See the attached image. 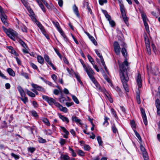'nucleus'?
Returning a JSON list of instances; mask_svg holds the SVG:
<instances>
[{
  "label": "nucleus",
  "mask_w": 160,
  "mask_h": 160,
  "mask_svg": "<svg viewBox=\"0 0 160 160\" xmlns=\"http://www.w3.org/2000/svg\"><path fill=\"white\" fill-rule=\"evenodd\" d=\"M118 63L119 68V73L120 78L125 90L128 92L129 91V89L127 83L129 80V78L127 74V70L128 68L129 63L126 59L123 63L118 61Z\"/></svg>",
  "instance_id": "1"
},
{
  "label": "nucleus",
  "mask_w": 160,
  "mask_h": 160,
  "mask_svg": "<svg viewBox=\"0 0 160 160\" xmlns=\"http://www.w3.org/2000/svg\"><path fill=\"white\" fill-rule=\"evenodd\" d=\"M82 65L91 80L94 79V78L93 76V74H94V72L90 66L89 65L87 66L83 63H82Z\"/></svg>",
  "instance_id": "2"
},
{
  "label": "nucleus",
  "mask_w": 160,
  "mask_h": 160,
  "mask_svg": "<svg viewBox=\"0 0 160 160\" xmlns=\"http://www.w3.org/2000/svg\"><path fill=\"white\" fill-rule=\"evenodd\" d=\"M7 35L12 40L15 41L16 38L18 37V34L17 32L11 29H9V31Z\"/></svg>",
  "instance_id": "3"
},
{
  "label": "nucleus",
  "mask_w": 160,
  "mask_h": 160,
  "mask_svg": "<svg viewBox=\"0 0 160 160\" xmlns=\"http://www.w3.org/2000/svg\"><path fill=\"white\" fill-rule=\"evenodd\" d=\"M144 39L147 52L149 55H150L151 53V51L150 48L149 41L147 36L144 37Z\"/></svg>",
  "instance_id": "4"
},
{
  "label": "nucleus",
  "mask_w": 160,
  "mask_h": 160,
  "mask_svg": "<svg viewBox=\"0 0 160 160\" xmlns=\"http://www.w3.org/2000/svg\"><path fill=\"white\" fill-rule=\"evenodd\" d=\"M42 97L43 99L45 100L51 105H53L55 102V100L52 98L44 95Z\"/></svg>",
  "instance_id": "5"
},
{
  "label": "nucleus",
  "mask_w": 160,
  "mask_h": 160,
  "mask_svg": "<svg viewBox=\"0 0 160 160\" xmlns=\"http://www.w3.org/2000/svg\"><path fill=\"white\" fill-rule=\"evenodd\" d=\"M115 52L116 54L118 55L120 54V48L119 43L117 42H115L113 44Z\"/></svg>",
  "instance_id": "6"
},
{
  "label": "nucleus",
  "mask_w": 160,
  "mask_h": 160,
  "mask_svg": "<svg viewBox=\"0 0 160 160\" xmlns=\"http://www.w3.org/2000/svg\"><path fill=\"white\" fill-rule=\"evenodd\" d=\"M1 19L3 23L6 26H8V23L7 21V17L3 12L1 13Z\"/></svg>",
  "instance_id": "7"
},
{
  "label": "nucleus",
  "mask_w": 160,
  "mask_h": 160,
  "mask_svg": "<svg viewBox=\"0 0 160 160\" xmlns=\"http://www.w3.org/2000/svg\"><path fill=\"white\" fill-rule=\"evenodd\" d=\"M31 85L34 88L39 91H41L42 92H44L45 91L43 88L41 86H39L37 84L34 83H32Z\"/></svg>",
  "instance_id": "8"
},
{
  "label": "nucleus",
  "mask_w": 160,
  "mask_h": 160,
  "mask_svg": "<svg viewBox=\"0 0 160 160\" xmlns=\"http://www.w3.org/2000/svg\"><path fill=\"white\" fill-rule=\"evenodd\" d=\"M91 80L92 81L93 83L95 84L96 86L98 88V89L102 92H104L105 90L104 88L102 89L101 88L100 85L98 83L97 81H96L95 79L94 78V79H92Z\"/></svg>",
  "instance_id": "9"
},
{
  "label": "nucleus",
  "mask_w": 160,
  "mask_h": 160,
  "mask_svg": "<svg viewBox=\"0 0 160 160\" xmlns=\"http://www.w3.org/2000/svg\"><path fill=\"white\" fill-rule=\"evenodd\" d=\"M155 105L157 108V113L158 115L160 114V101L158 99H157L155 101Z\"/></svg>",
  "instance_id": "10"
},
{
  "label": "nucleus",
  "mask_w": 160,
  "mask_h": 160,
  "mask_svg": "<svg viewBox=\"0 0 160 160\" xmlns=\"http://www.w3.org/2000/svg\"><path fill=\"white\" fill-rule=\"evenodd\" d=\"M136 81L139 88H141L142 86V80L141 75L140 73H138Z\"/></svg>",
  "instance_id": "11"
},
{
  "label": "nucleus",
  "mask_w": 160,
  "mask_h": 160,
  "mask_svg": "<svg viewBox=\"0 0 160 160\" xmlns=\"http://www.w3.org/2000/svg\"><path fill=\"white\" fill-rule=\"evenodd\" d=\"M61 129H62L63 132L65 133L64 134H62L63 137L65 138H68V135L69 134V132L64 127L61 126Z\"/></svg>",
  "instance_id": "12"
},
{
  "label": "nucleus",
  "mask_w": 160,
  "mask_h": 160,
  "mask_svg": "<svg viewBox=\"0 0 160 160\" xmlns=\"http://www.w3.org/2000/svg\"><path fill=\"white\" fill-rule=\"evenodd\" d=\"M17 23L18 25L21 27L22 31L24 32H27V27L25 25L23 24L21 22H19L18 19H17Z\"/></svg>",
  "instance_id": "13"
},
{
  "label": "nucleus",
  "mask_w": 160,
  "mask_h": 160,
  "mask_svg": "<svg viewBox=\"0 0 160 160\" xmlns=\"http://www.w3.org/2000/svg\"><path fill=\"white\" fill-rule=\"evenodd\" d=\"M10 123V121L6 122V121H0V127L1 128H6L8 124Z\"/></svg>",
  "instance_id": "14"
},
{
  "label": "nucleus",
  "mask_w": 160,
  "mask_h": 160,
  "mask_svg": "<svg viewBox=\"0 0 160 160\" xmlns=\"http://www.w3.org/2000/svg\"><path fill=\"white\" fill-rule=\"evenodd\" d=\"M72 8L73 12L76 14V15H77V16L78 17H79L80 16V14L79 12L78 8L76 6V5L75 4L73 6Z\"/></svg>",
  "instance_id": "15"
},
{
  "label": "nucleus",
  "mask_w": 160,
  "mask_h": 160,
  "mask_svg": "<svg viewBox=\"0 0 160 160\" xmlns=\"http://www.w3.org/2000/svg\"><path fill=\"white\" fill-rule=\"evenodd\" d=\"M110 111L112 116L115 119H118V116L115 110L112 108H110Z\"/></svg>",
  "instance_id": "16"
},
{
  "label": "nucleus",
  "mask_w": 160,
  "mask_h": 160,
  "mask_svg": "<svg viewBox=\"0 0 160 160\" xmlns=\"http://www.w3.org/2000/svg\"><path fill=\"white\" fill-rule=\"evenodd\" d=\"M140 149L142 152L143 156L148 155V153L146 150L145 148L142 145H140Z\"/></svg>",
  "instance_id": "17"
},
{
  "label": "nucleus",
  "mask_w": 160,
  "mask_h": 160,
  "mask_svg": "<svg viewBox=\"0 0 160 160\" xmlns=\"http://www.w3.org/2000/svg\"><path fill=\"white\" fill-rule=\"evenodd\" d=\"M7 71L10 75L12 77H14L15 76V72L11 68H8L7 70Z\"/></svg>",
  "instance_id": "18"
},
{
  "label": "nucleus",
  "mask_w": 160,
  "mask_h": 160,
  "mask_svg": "<svg viewBox=\"0 0 160 160\" xmlns=\"http://www.w3.org/2000/svg\"><path fill=\"white\" fill-rule=\"evenodd\" d=\"M37 59L39 63L41 64H43L44 63V59L41 56L38 55L37 56Z\"/></svg>",
  "instance_id": "19"
},
{
  "label": "nucleus",
  "mask_w": 160,
  "mask_h": 160,
  "mask_svg": "<svg viewBox=\"0 0 160 160\" xmlns=\"http://www.w3.org/2000/svg\"><path fill=\"white\" fill-rule=\"evenodd\" d=\"M120 10L121 12L122 15H126L125 13V10L123 4H120Z\"/></svg>",
  "instance_id": "20"
},
{
  "label": "nucleus",
  "mask_w": 160,
  "mask_h": 160,
  "mask_svg": "<svg viewBox=\"0 0 160 160\" xmlns=\"http://www.w3.org/2000/svg\"><path fill=\"white\" fill-rule=\"evenodd\" d=\"M123 46L124 48H122V49L121 52L122 54L124 57H126L127 55L126 50L125 48V47H126V44L124 43H123Z\"/></svg>",
  "instance_id": "21"
},
{
  "label": "nucleus",
  "mask_w": 160,
  "mask_h": 160,
  "mask_svg": "<svg viewBox=\"0 0 160 160\" xmlns=\"http://www.w3.org/2000/svg\"><path fill=\"white\" fill-rule=\"evenodd\" d=\"M18 89L19 92L21 96H24V95H25L24 90L21 86H19L18 87Z\"/></svg>",
  "instance_id": "22"
},
{
  "label": "nucleus",
  "mask_w": 160,
  "mask_h": 160,
  "mask_svg": "<svg viewBox=\"0 0 160 160\" xmlns=\"http://www.w3.org/2000/svg\"><path fill=\"white\" fill-rule=\"evenodd\" d=\"M61 160H70L69 156L67 155H61Z\"/></svg>",
  "instance_id": "23"
},
{
  "label": "nucleus",
  "mask_w": 160,
  "mask_h": 160,
  "mask_svg": "<svg viewBox=\"0 0 160 160\" xmlns=\"http://www.w3.org/2000/svg\"><path fill=\"white\" fill-rule=\"evenodd\" d=\"M25 90L27 94L30 97H35V95L33 93L27 89H26Z\"/></svg>",
  "instance_id": "24"
},
{
  "label": "nucleus",
  "mask_w": 160,
  "mask_h": 160,
  "mask_svg": "<svg viewBox=\"0 0 160 160\" xmlns=\"http://www.w3.org/2000/svg\"><path fill=\"white\" fill-rule=\"evenodd\" d=\"M141 111L142 114L143 120H147L146 116L144 110L142 108H141Z\"/></svg>",
  "instance_id": "25"
},
{
  "label": "nucleus",
  "mask_w": 160,
  "mask_h": 160,
  "mask_svg": "<svg viewBox=\"0 0 160 160\" xmlns=\"http://www.w3.org/2000/svg\"><path fill=\"white\" fill-rule=\"evenodd\" d=\"M97 139L99 145L102 146H103V142L100 136H98L97 138Z\"/></svg>",
  "instance_id": "26"
},
{
  "label": "nucleus",
  "mask_w": 160,
  "mask_h": 160,
  "mask_svg": "<svg viewBox=\"0 0 160 160\" xmlns=\"http://www.w3.org/2000/svg\"><path fill=\"white\" fill-rule=\"evenodd\" d=\"M20 98L24 102V104H26L27 102H28V98L24 95V96H21Z\"/></svg>",
  "instance_id": "27"
},
{
  "label": "nucleus",
  "mask_w": 160,
  "mask_h": 160,
  "mask_svg": "<svg viewBox=\"0 0 160 160\" xmlns=\"http://www.w3.org/2000/svg\"><path fill=\"white\" fill-rule=\"evenodd\" d=\"M136 99L138 103L139 104H140L141 103V101L140 98V95L139 91L138 92H137Z\"/></svg>",
  "instance_id": "28"
},
{
  "label": "nucleus",
  "mask_w": 160,
  "mask_h": 160,
  "mask_svg": "<svg viewBox=\"0 0 160 160\" xmlns=\"http://www.w3.org/2000/svg\"><path fill=\"white\" fill-rule=\"evenodd\" d=\"M141 15L143 22H147V21L148 20L147 18L146 15L145 13H142Z\"/></svg>",
  "instance_id": "29"
},
{
  "label": "nucleus",
  "mask_w": 160,
  "mask_h": 160,
  "mask_svg": "<svg viewBox=\"0 0 160 160\" xmlns=\"http://www.w3.org/2000/svg\"><path fill=\"white\" fill-rule=\"evenodd\" d=\"M134 132L135 133V134L137 138H138V139L141 142L142 141V138L139 134V133L136 130H134Z\"/></svg>",
  "instance_id": "30"
},
{
  "label": "nucleus",
  "mask_w": 160,
  "mask_h": 160,
  "mask_svg": "<svg viewBox=\"0 0 160 160\" xmlns=\"http://www.w3.org/2000/svg\"><path fill=\"white\" fill-rule=\"evenodd\" d=\"M61 35L63 37L64 40L67 42L68 41V38L61 29Z\"/></svg>",
  "instance_id": "31"
},
{
  "label": "nucleus",
  "mask_w": 160,
  "mask_h": 160,
  "mask_svg": "<svg viewBox=\"0 0 160 160\" xmlns=\"http://www.w3.org/2000/svg\"><path fill=\"white\" fill-rule=\"evenodd\" d=\"M52 22L54 26L57 28L59 32H60V29L59 27V25L58 22H55L54 21H52Z\"/></svg>",
  "instance_id": "32"
},
{
  "label": "nucleus",
  "mask_w": 160,
  "mask_h": 160,
  "mask_svg": "<svg viewBox=\"0 0 160 160\" xmlns=\"http://www.w3.org/2000/svg\"><path fill=\"white\" fill-rule=\"evenodd\" d=\"M75 75L77 80L79 82L81 85H83L82 82L80 79V77L79 76V74H78L75 73Z\"/></svg>",
  "instance_id": "33"
},
{
  "label": "nucleus",
  "mask_w": 160,
  "mask_h": 160,
  "mask_svg": "<svg viewBox=\"0 0 160 160\" xmlns=\"http://www.w3.org/2000/svg\"><path fill=\"white\" fill-rule=\"evenodd\" d=\"M44 58L45 61L48 63V64L51 62L49 57L47 55H44Z\"/></svg>",
  "instance_id": "34"
},
{
  "label": "nucleus",
  "mask_w": 160,
  "mask_h": 160,
  "mask_svg": "<svg viewBox=\"0 0 160 160\" xmlns=\"http://www.w3.org/2000/svg\"><path fill=\"white\" fill-rule=\"evenodd\" d=\"M19 43L25 48H27V46L26 45V44L22 40H21V39L19 40Z\"/></svg>",
  "instance_id": "35"
},
{
  "label": "nucleus",
  "mask_w": 160,
  "mask_h": 160,
  "mask_svg": "<svg viewBox=\"0 0 160 160\" xmlns=\"http://www.w3.org/2000/svg\"><path fill=\"white\" fill-rule=\"evenodd\" d=\"M89 38L94 45H97V42L92 36H91Z\"/></svg>",
  "instance_id": "36"
},
{
  "label": "nucleus",
  "mask_w": 160,
  "mask_h": 160,
  "mask_svg": "<svg viewBox=\"0 0 160 160\" xmlns=\"http://www.w3.org/2000/svg\"><path fill=\"white\" fill-rule=\"evenodd\" d=\"M89 61V62L91 63V64H93L94 63V62L93 60V59L92 58L91 56L89 55H87Z\"/></svg>",
  "instance_id": "37"
},
{
  "label": "nucleus",
  "mask_w": 160,
  "mask_h": 160,
  "mask_svg": "<svg viewBox=\"0 0 160 160\" xmlns=\"http://www.w3.org/2000/svg\"><path fill=\"white\" fill-rule=\"evenodd\" d=\"M11 156L14 158L16 160H18L20 158L19 156L13 153H11Z\"/></svg>",
  "instance_id": "38"
},
{
  "label": "nucleus",
  "mask_w": 160,
  "mask_h": 160,
  "mask_svg": "<svg viewBox=\"0 0 160 160\" xmlns=\"http://www.w3.org/2000/svg\"><path fill=\"white\" fill-rule=\"evenodd\" d=\"M69 150L71 152V154L72 156L73 157H76V154L74 152V150L70 147H69Z\"/></svg>",
  "instance_id": "39"
},
{
  "label": "nucleus",
  "mask_w": 160,
  "mask_h": 160,
  "mask_svg": "<svg viewBox=\"0 0 160 160\" xmlns=\"http://www.w3.org/2000/svg\"><path fill=\"white\" fill-rule=\"evenodd\" d=\"M78 154L80 156H84L85 155V153L82 150H79L77 151Z\"/></svg>",
  "instance_id": "40"
},
{
  "label": "nucleus",
  "mask_w": 160,
  "mask_h": 160,
  "mask_svg": "<svg viewBox=\"0 0 160 160\" xmlns=\"http://www.w3.org/2000/svg\"><path fill=\"white\" fill-rule=\"evenodd\" d=\"M131 126L133 129H135L136 128V124L135 122V121H131L130 122Z\"/></svg>",
  "instance_id": "41"
},
{
  "label": "nucleus",
  "mask_w": 160,
  "mask_h": 160,
  "mask_svg": "<svg viewBox=\"0 0 160 160\" xmlns=\"http://www.w3.org/2000/svg\"><path fill=\"white\" fill-rule=\"evenodd\" d=\"M72 98L73 100L77 103L78 104L79 103V101L78 100L77 98L74 95L72 96Z\"/></svg>",
  "instance_id": "42"
},
{
  "label": "nucleus",
  "mask_w": 160,
  "mask_h": 160,
  "mask_svg": "<svg viewBox=\"0 0 160 160\" xmlns=\"http://www.w3.org/2000/svg\"><path fill=\"white\" fill-rule=\"evenodd\" d=\"M101 62L103 66L104 69H105V70L106 71L107 70V68L106 67V66L105 65V62L104 61V59L103 58H102L101 59H100Z\"/></svg>",
  "instance_id": "43"
},
{
  "label": "nucleus",
  "mask_w": 160,
  "mask_h": 160,
  "mask_svg": "<svg viewBox=\"0 0 160 160\" xmlns=\"http://www.w3.org/2000/svg\"><path fill=\"white\" fill-rule=\"evenodd\" d=\"M122 16L124 22L127 24L128 23V19L126 15H122Z\"/></svg>",
  "instance_id": "44"
},
{
  "label": "nucleus",
  "mask_w": 160,
  "mask_h": 160,
  "mask_svg": "<svg viewBox=\"0 0 160 160\" xmlns=\"http://www.w3.org/2000/svg\"><path fill=\"white\" fill-rule=\"evenodd\" d=\"M109 22L110 24L112 27H114L115 26V22L113 20H112L111 19L110 20V21H109Z\"/></svg>",
  "instance_id": "45"
},
{
  "label": "nucleus",
  "mask_w": 160,
  "mask_h": 160,
  "mask_svg": "<svg viewBox=\"0 0 160 160\" xmlns=\"http://www.w3.org/2000/svg\"><path fill=\"white\" fill-rule=\"evenodd\" d=\"M38 141L40 143H44L46 142L45 139L39 137L38 139Z\"/></svg>",
  "instance_id": "46"
},
{
  "label": "nucleus",
  "mask_w": 160,
  "mask_h": 160,
  "mask_svg": "<svg viewBox=\"0 0 160 160\" xmlns=\"http://www.w3.org/2000/svg\"><path fill=\"white\" fill-rule=\"evenodd\" d=\"M21 75L25 78L26 79H28L29 77L28 75V74L24 72H23L22 71L21 72Z\"/></svg>",
  "instance_id": "47"
},
{
  "label": "nucleus",
  "mask_w": 160,
  "mask_h": 160,
  "mask_svg": "<svg viewBox=\"0 0 160 160\" xmlns=\"http://www.w3.org/2000/svg\"><path fill=\"white\" fill-rule=\"evenodd\" d=\"M30 66L34 69L38 70L37 66L34 64L32 62H31L30 64Z\"/></svg>",
  "instance_id": "48"
},
{
  "label": "nucleus",
  "mask_w": 160,
  "mask_h": 160,
  "mask_svg": "<svg viewBox=\"0 0 160 160\" xmlns=\"http://www.w3.org/2000/svg\"><path fill=\"white\" fill-rule=\"evenodd\" d=\"M107 2V0H99V3L101 5H103L104 3H106Z\"/></svg>",
  "instance_id": "49"
},
{
  "label": "nucleus",
  "mask_w": 160,
  "mask_h": 160,
  "mask_svg": "<svg viewBox=\"0 0 160 160\" xmlns=\"http://www.w3.org/2000/svg\"><path fill=\"white\" fill-rule=\"evenodd\" d=\"M61 107H62L61 108V111H62L64 112H67L68 111V109L66 108L63 107L61 105Z\"/></svg>",
  "instance_id": "50"
},
{
  "label": "nucleus",
  "mask_w": 160,
  "mask_h": 160,
  "mask_svg": "<svg viewBox=\"0 0 160 160\" xmlns=\"http://www.w3.org/2000/svg\"><path fill=\"white\" fill-rule=\"evenodd\" d=\"M95 52L97 55L100 58V59L103 58L102 56L100 54L98 50H95Z\"/></svg>",
  "instance_id": "51"
},
{
  "label": "nucleus",
  "mask_w": 160,
  "mask_h": 160,
  "mask_svg": "<svg viewBox=\"0 0 160 160\" xmlns=\"http://www.w3.org/2000/svg\"><path fill=\"white\" fill-rule=\"evenodd\" d=\"M61 59H62L64 62L65 63L67 64H68L69 62L65 57H62L61 56Z\"/></svg>",
  "instance_id": "52"
},
{
  "label": "nucleus",
  "mask_w": 160,
  "mask_h": 160,
  "mask_svg": "<svg viewBox=\"0 0 160 160\" xmlns=\"http://www.w3.org/2000/svg\"><path fill=\"white\" fill-rule=\"evenodd\" d=\"M28 150L31 153L33 152L35 150V148L33 147H30L28 149Z\"/></svg>",
  "instance_id": "53"
},
{
  "label": "nucleus",
  "mask_w": 160,
  "mask_h": 160,
  "mask_svg": "<svg viewBox=\"0 0 160 160\" xmlns=\"http://www.w3.org/2000/svg\"><path fill=\"white\" fill-rule=\"evenodd\" d=\"M84 150L86 151L89 150L90 149V147L89 145H85L84 147Z\"/></svg>",
  "instance_id": "54"
},
{
  "label": "nucleus",
  "mask_w": 160,
  "mask_h": 160,
  "mask_svg": "<svg viewBox=\"0 0 160 160\" xmlns=\"http://www.w3.org/2000/svg\"><path fill=\"white\" fill-rule=\"evenodd\" d=\"M66 142V140L64 139H61V145H63L65 144Z\"/></svg>",
  "instance_id": "55"
},
{
  "label": "nucleus",
  "mask_w": 160,
  "mask_h": 160,
  "mask_svg": "<svg viewBox=\"0 0 160 160\" xmlns=\"http://www.w3.org/2000/svg\"><path fill=\"white\" fill-rule=\"evenodd\" d=\"M146 30L148 31L149 30V28L148 24L147 22H143Z\"/></svg>",
  "instance_id": "56"
},
{
  "label": "nucleus",
  "mask_w": 160,
  "mask_h": 160,
  "mask_svg": "<svg viewBox=\"0 0 160 160\" xmlns=\"http://www.w3.org/2000/svg\"><path fill=\"white\" fill-rule=\"evenodd\" d=\"M0 77H1L3 79H8V78L3 74L2 73L1 70H0Z\"/></svg>",
  "instance_id": "57"
},
{
  "label": "nucleus",
  "mask_w": 160,
  "mask_h": 160,
  "mask_svg": "<svg viewBox=\"0 0 160 160\" xmlns=\"http://www.w3.org/2000/svg\"><path fill=\"white\" fill-rule=\"evenodd\" d=\"M92 65L97 72H99V69L98 68L97 66L95 64V63H94L93 64H92Z\"/></svg>",
  "instance_id": "58"
},
{
  "label": "nucleus",
  "mask_w": 160,
  "mask_h": 160,
  "mask_svg": "<svg viewBox=\"0 0 160 160\" xmlns=\"http://www.w3.org/2000/svg\"><path fill=\"white\" fill-rule=\"evenodd\" d=\"M112 129L113 132L114 133H116L118 131L117 129L115 127L114 125L112 127Z\"/></svg>",
  "instance_id": "59"
},
{
  "label": "nucleus",
  "mask_w": 160,
  "mask_h": 160,
  "mask_svg": "<svg viewBox=\"0 0 160 160\" xmlns=\"http://www.w3.org/2000/svg\"><path fill=\"white\" fill-rule=\"evenodd\" d=\"M152 46L153 52L155 53H156L157 52V50L155 45L154 44L152 43Z\"/></svg>",
  "instance_id": "60"
},
{
  "label": "nucleus",
  "mask_w": 160,
  "mask_h": 160,
  "mask_svg": "<svg viewBox=\"0 0 160 160\" xmlns=\"http://www.w3.org/2000/svg\"><path fill=\"white\" fill-rule=\"evenodd\" d=\"M2 28H3V29L4 30V31L5 32V33L7 34V33H8V32H9V29L8 30L6 28H5L4 26H2Z\"/></svg>",
  "instance_id": "61"
},
{
  "label": "nucleus",
  "mask_w": 160,
  "mask_h": 160,
  "mask_svg": "<svg viewBox=\"0 0 160 160\" xmlns=\"http://www.w3.org/2000/svg\"><path fill=\"white\" fill-rule=\"evenodd\" d=\"M52 133V131L49 129L47 130H46V133L47 135H51Z\"/></svg>",
  "instance_id": "62"
},
{
  "label": "nucleus",
  "mask_w": 160,
  "mask_h": 160,
  "mask_svg": "<svg viewBox=\"0 0 160 160\" xmlns=\"http://www.w3.org/2000/svg\"><path fill=\"white\" fill-rule=\"evenodd\" d=\"M32 113L33 116L35 117H37L38 116V115L37 113L35 111H32Z\"/></svg>",
  "instance_id": "63"
},
{
  "label": "nucleus",
  "mask_w": 160,
  "mask_h": 160,
  "mask_svg": "<svg viewBox=\"0 0 160 160\" xmlns=\"http://www.w3.org/2000/svg\"><path fill=\"white\" fill-rule=\"evenodd\" d=\"M37 24L40 29L42 30L43 29V26L39 22H37Z\"/></svg>",
  "instance_id": "64"
}]
</instances>
